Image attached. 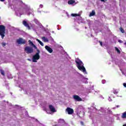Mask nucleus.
Segmentation results:
<instances>
[{
    "mask_svg": "<svg viewBox=\"0 0 126 126\" xmlns=\"http://www.w3.org/2000/svg\"><path fill=\"white\" fill-rule=\"evenodd\" d=\"M75 63L77 64V67L79 70L82 71L83 72H85V71H86V69H85V67L83 65V63L82 61H81V60L76 59L75 60Z\"/></svg>",
    "mask_w": 126,
    "mask_h": 126,
    "instance_id": "obj_1",
    "label": "nucleus"
},
{
    "mask_svg": "<svg viewBox=\"0 0 126 126\" xmlns=\"http://www.w3.org/2000/svg\"><path fill=\"white\" fill-rule=\"evenodd\" d=\"M37 53L32 56V63H37V61L40 59V50L36 49Z\"/></svg>",
    "mask_w": 126,
    "mask_h": 126,
    "instance_id": "obj_2",
    "label": "nucleus"
},
{
    "mask_svg": "<svg viewBox=\"0 0 126 126\" xmlns=\"http://www.w3.org/2000/svg\"><path fill=\"white\" fill-rule=\"evenodd\" d=\"M5 26L3 25H0V36L1 37V39H3L5 36Z\"/></svg>",
    "mask_w": 126,
    "mask_h": 126,
    "instance_id": "obj_3",
    "label": "nucleus"
},
{
    "mask_svg": "<svg viewBox=\"0 0 126 126\" xmlns=\"http://www.w3.org/2000/svg\"><path fill=\"white\" fill-rule=\"evenodd\" d=\"M24 51L27 54H32V53H34L33 48L29 46H26L25 48Z\"/></svg>",
    "mask_w": 126,
    "mask_h": 126,
    "instance_id": "obj_4",
    "label": "nucleus"
},
{
    "mask_svg": "<svg viewBox=\"0 0 126 126\" xmlns=\"http://www.w3.org/2000/svg\"><path fill=\"white\" fill-rule=\"evenodd\" d=\"M16 42L19 45H24L26 44L27 41L24 38H19V39H17Z\"/></svg>",
    "mask_w": 126,
    "mask_h": 126,
    "instance_id": "obj_5",
    "label": "nucleus"
},
{
    "mask_svg": "<svg viewBox=\"0 0 126 126\" xmlns=\"http://www.w3.org/2000/svg\"><path fill=\"white\" fill-rule=\"evenodd\" d=\"M65 112H67L68 115H72V114H73L74 111L73 110V109H72L70 107H67L65 109Z\"/></svg>",
    "mask_w": 126,
    "mask_h": 126,
    "instance_id": "obj_6",
    "label": "nucleus"
},
{
    "mask_svg": "<svg viewBox=\"0 0 126 126\" xmlns=\"http://www.w3.org/2000/svg\"><path fill=\"white\" fill-rule=\"evenodd\" d=\"M73 98L74 100L77 102H80L81 101H82V99H81V97L77 95H73Z\"/></svg>",
    "mask_w": 126,
    "mask_h": 126,
    "instance_id": "obj_7",
    "label": "nucleus"
},
{
    "mask_svg": "<svg viewBox=\"0 0 126 126\" xmlns=\"http://www.w3.org/2000/svg\"><path fill=\"white\" fill-rule=\"evenodd\" d=\"M49 108L51 112H52V113H55V112H56V109L52 105H49Z\"/></svg>",
    "mask_w": 126,
    "mask_h": 126,
    "instance_id": "obj_8",
    "label": "nucleus"
},
{
    "mask_svg": "<svg viewBox=\"0 0 126 126\" xmlns=\"http://www.w3.org/2000/svg\"><path fill=\"white\" fill-rule=\"evenodd\" d=\"M28 42L29 43V45H31V46H32L34 49H35V50L38 49V48H37V46H36V45H35V44H34V43H33V42H32V41H31V40H29Z\"/></svg>",
    "mask_w": 126,
    "mask_h": 126,
    "instance_id": "obj_9",
    "label": "nucleus"
},
{
    "mask_svg": "<svg viewBox=\"0 0 126 126\" xmlns=\"http://www.w3.org/2000/svg\"><path fill=\"white\" fill-rule=\"evenodd\" d=\"M23 24L25 27H27V28L30 29V26H29V24H28L26 21H23Z\"/></svg>",
    "mask_w": 126,
    "mask_h": 126,
    "instance_id": "obj_10",
    "label": "nucleus"
},
{
    "mask_svg": "<svg viewBox=\"0 0 126 126\" xmlns=\"http://www.w3.org/2000/svg\"><path fill=\"white\" fill-rule=\"evenodd\" d=\"M45 48L46 50H47V51L48 52H49V53H53V49L49 46H45Z\"/></svg>",
    "mask_w": 126,
    "mask_h": 126,
    "instance_id": "obj_11",
    "label": "nucleus"
},
{
    "mask_svg": "<svg viewBox=\"0 0 126 126\" xmlns=\"http://www.w3.org/2000/svg\"><path fill=\"white\" fill-rule=\"evenodd\" d=\"M95 14H96V13L95 12V10H94L90 13L89 16L90 17H91V16H94Z\"/></svg>",
    "mask_w": 126,
    "mask_h": 126,
    "instance_id": "obj_12",
    "label": "nucleus"
},
{
    "mask_svg": "<svg viewBox=\"0 0 126 126\" xmlns=\"http://www.w3.org/2000/svg\"><path fill=\"white\" fill-rule=\"evenodd\" d=\"M74 3H75V0H70L68 1V4H73Z\"/></svg>",
    "mask_w": 126,
    "mask_h": 126,
    "instance_id": "obj_13",
    "label": "nucleus"
},
{
    "mask_svg": "<svg viewBox=\"0 0 126 126\" xmlns=\"http://www.w3.org/2000/svg\"><path fill=\"white\" fill-rule=\"evenodd\" d=\"M121 118H122V119H126V111L122 113Z\"/></svg>",
    "mask_w": 126,
    "mask_h": 126,
    "instance_id": "obj_14",
    "label": "nucleus"
},
{
    "mask_svg": "<svg viewBox=\"0 0 126 126\" xmlns=\"http://www.w3.org/2000/svg\"><path fill=\"white\" fill-rule=\"evenodd\" d=\"M36 41H37V42L38 43H39L40 45H41V46H42V47L44 46V43H43V42H42V41H41V40L37 39Z\"/></svg>",
    "mask_w": 126,
    "mask_h": 126,
    "instance_id": "obj_15",
    "label": "nucleus"
},
{
    "mask_svg": "<svg viewBox=\"0 0 126 126\" xmlns=\"http://www.w3.org/2000/svg\"><path fill=\"white\" fill-rule=\"evenodd\" d=\"M42 40L44 41V42H49V39H48V38H46L45 37H43Z\"/></svg>",
    "mask_w": 126,
    "mask_h": 126,
    "instance_id": "obj_16",
    "label": "nucleus"
},
{
    "mask_svg": "<svg viewBox=\"0 0 126 126\" xmlns=\"http://www.w3.org/2000/svg\"><path fill=\"white\" fill-rule=\"evenodd\" d=\"M71 16H73L74 17H75L76 16H80V15L79 14H71Z\"/></svg>",
    "mask_w": 126,
    "mask_h": 126,
    "instance_id": "obj_17",
    "label": "nucleus"
},
{
    "mask_svg": "<svg viewBox=\"0 0 126 126\" xmlns=\"http://www.w3.org/2000/svg\"><path fill=\"white\" fill-rule=\"evenodd\" d=\"M0 72L1 74L2 75H3V76H4L5 75V74H4V71H3V70L0 69Z\"/></svg>",
    "mask_w": 126,
    "mask_h": 126,
    "instance_id": "obj_18",
    "label": "nucleus"
},
{
    "mask_svg": "<svg viewBox=\"0 0 126 126\" xmlns=\"http://www.w3.org/2000/svg\"><path fill=\"white\" fill-rule=\"evenodd\" d=\"M115 50L116 51H117L118 54H121V51L119 50V48H118L117 47H115Z\"/></svg>",
    "mask_w": 126,
    "mask_h": 126,
    "instance_id": "obj_19",
    "label": "nucleus"
},
{
    "mask_svg": "<svg viewBox=\"0 0 126 126\" xmlns=\"http://www.w3.org/2000/svg\"><path fill=\"white\" fill-rule=\"evenodd\" d=\"M113 93L114 94H118V93H119V91H118V90H114L113 91Z\"/></svg>",
    "mask_w": 126,
    "mask_h": 126,
    "instance_id": "obj_20",
    "label": "nucleus"
},
{
    "mask_svg": "<svg viewBox=\"0 0 126 126\" xmlns=\"http://www.w3.org/2000/svg\"><path fill=\"white\" fill-rule=\"evenodd\" d=\"M120 30L121 32H122V33H125V30H124V29H123V28L121 27Z\"/></svg>",
    "mask_w": 126,
    "mask_h": 126,
    "instance_id": "obj_21",
    "label": "nucleus"
},
{
    "mask_svg": "<svg viewBox=\"0 0 126 126\" xmlns=\"http://www.w3.org/2000/svg\"><path fill=\"white\" fill-rule=\"evenodd\" d=\"M1 45H2V47H5V46L6 45V43H5L4 42H2L1 43Z\"/></svg>",
    "mask_w": 126,
    "mask_h": 126,
    "instance_id": "obj_22",
    "label": "nucleus"
},
{
    "mask_svg": "<svg viewBox=\"0 0 126 126\" xmlns=\"http://www.w3.org/2000/svg\"><path fill=\"white\" fill-rule=\"evenodd\" d=\"M43 7H44V5H43V4H41L39 5L40 8H43Z\"/></svg>",
    "mask_w": 126,
    "mask_h": 126,
    "instance_id": "obj_23",
    "label": "nucleus"
},
{
    "mask_svg": "<svg viewBox=\"0 0 126 126\" xmlns=\"http://www.w3.org/2000/svg\"><path fill=\"white\" fill-rule=\"evenodd\" d=\"M118 42H119V43H124V41H123L121 40H118Z\"/></svg>",
    "mask_w": 126,
    "mask_h": 126,
    "instance_id": "obj_24",
    "label": "nucleus"
},
{
    "mask_svg": "<svg viewBox=\"0 0 126 126\" xmlns=\"http://www.w3.org/2000/svg\"><path fill=\"white\" fill-rule=\"evenodd\" d=\"M99 42L100 46H102V45H103V43L102 42V41H99Z\"/></svg>",
    "mask_w": 126,
    "mask_h": 126,
    "instance_id": "obj_25",
    "label": "nucleus"
},
{
    "mask_svg": "<svg viewBox=\"0 0 126 126\" xmlns=\"http://www.w3.org/2000/svg\"><path fill=\"white\" fill-rule=\"evenodd\" d=\"M123 86H124V87H126V83H124L123 84Z\"/></svg>",
    "mask_w": 126,
    "mask_h": 126,
    "instance_id": "obj_26",
    "label": "nucleus"
},
{
    "mask_svg": "<svg viewBox=\"0 0 126 126\" xmlns=\"http://www.w3.org/2000/svg\"><path fill=\"white\" fill-rule=\"evenodd\" d=\"M81 125H84V124L83 123V122H81Z\"/></svg>",
    "mask_w": 126,
    "mask_h": 126,
    "instance_id": "obj_27",
    "label": "nucleus"
},
{
    "mask_svg": "<svg viewBox=\"0 0 126 126\" xmlns=\"http://www.w3.org/2000/svg\"><path fill=\"white\" fill-rule=\"evenodd\" d=\"M101 1H103V2H105V0H100Z\"/></svg>",
    "mask_w": 126,
    "mask_h": 126,
    "instance_id": "obj_28",
    "label": "nucleus"
},
{
    "mask_svg": "<svg viewBox=\"0 0 126 126\" xmlns=\"http://www.w3.org/2000/svg\"><path fill=\"white\" fill-rule=\"evenodd\" d=\"M117 108H120V105H117Z\"/></svg>",
    "mask_w": 126,
    "mask_h": 126,
    "instance_id": "obj_29",
    "label": "nucleus"
},
{
    "mask_svg": "<svg viewBox=\"0 0 126 126\" xmlns=\"http://www.w3.org/2000/svg\"><path fill=\"white\" fill-rule=\"evenodd\" d=\"M0 1L3 2V1H4V0H0Z\"/></svg>",
    "mask_w": 126,
    "mask_h": 126,
    "instance_id": "obj_30",
    "label": "nucleus"
},
{
    "mask_svg": "<svg viewBox=\"0 0 126 126\" xmlns=\"http://www.w3.org/2000/svg\"><path fill=\"white\" fill-rule=\"evenodd\" d=\"M123 126H126V124H124Z\"/></svg>",
    "mask_w": 126,
    "mask_h": 126,
    "instance_id": "obj_31",
    "label": "nucleus"
},
{
    "mask_svg": "<svg viewBox=\"0 0 126 126\" xmlns=\"http://www.w3.org/2000/svg\"><path fill=\"white\" fill-rule=\"evenodd\" d=\"M35 21H37V20H34Z\"/></svg>",
    "mask_w": 126,
    "mask_h": 126,
    "instance_id": "obj_32",
    "label": "nucleus"
},
{
    "mask_svg": "<svg viewBox=\"0 0 126 126\" xmlns=\"http://www.w3.org/2000/svg\"><path fill=\"white\" fill-rule=\"evenodd\" d=\"M77 30H78H78H78V29H77Z\"/></svg>",
    "mask_w": 126,
    "mask_h": 126,
    "instance_id": "obj_33",
    "label": "nucleus"
}]
</instances>
